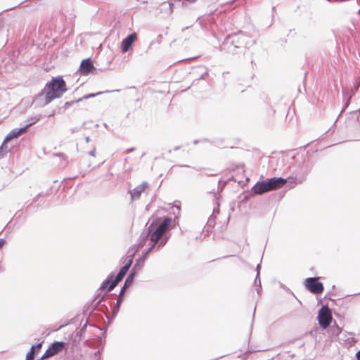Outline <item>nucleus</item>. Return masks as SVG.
Returning <instances> with one entry per match:
<instances>
[{
	"mask_svg": "<svg viewBox=\"0 0 360 360\" xmlns=\"http://www.w3.org/2000/svg\"><path fill=\"white\" fill-rule=\"evenodd\" d=\"M172 218L170 217L150 218L146 224L144 230L141 232L139 238V247H143L149 240L151 244H159L167 238L166 243L169 240L171 233Z\"/></svg>",
	"mask_w": 360,
	"mask_h": 360,
	"instance_id": "nucleus-1",
	"label": "nucleus"
},
{
	"mask_svg": "<svg viewBox=\"0 0 360 360\" xmlns=\"http://www.w3.org/2000/svg\"><path fill=\"white\" fill-rule=\"evenodd\" d=\"M68 91L66 82L62 76L53 77L44 86V89L35 96L33 104L42 108L53 100L62 97Z\"/></svg>",
	"mask_w": 360,
	"mask_h": 360,
	"instance_id": "nucleus-2",
	"label": "nucleus"
},
{
	"mask_svg": "<svg viewBox=\"0 0 360 360\" xmlns=\"http://www.w3.org/2000/svg\"><path fill=\"white\" fill-rule=\"evenodd\" d=\"M106 295L107 292H96L94 299L84 305L83 308L84 316H87V318L94 317L95 315L94 311H99L103 312L108 319V321L111 323L114 320V319H110L113 313L112 312L111 315H109L108 306L105 304H102ZM113 307L114 306L112 307V309Z\"/></svg>",
	"mask_w": 360,
	"mask_h": 360,
	"instance_id": "nucleus-3",
	"label": "nucleus"
},
{
	"mask_svg": "<svg viewBox=\"0 0 360 360\" xmlns=\"http://www.w3.org/2000/svg\"><path fill=\"white\" fill-rule=\"evenodd\" d=\"M247 37L241 32L229 34L222 43V47L232 55L244 54L246 49Z\"/></svg>",
	"mask_w": 360,
	"mask_h": 360,
	"instance_id": "nucleus-4",
	"label": "nucleus"
},
{
	"mask_svg": "<svg viewBox=\"0 0 360 360\" xmlns=\"http://www.w3.org/2000/svg\"><path fill=\"white\" fill-rule=\"evenodd\" d=\"M140 270L136 269V266H133L131 269L129 274L127 276L124 285L122 287L120 292L118 295V299L114 305V307L112 309V313L113 315L110 319H113L116 317L117 314H118L121 304L124 299V292L125 290L129 288L134 283L135 277L138 275Z\"/></svg>",
	"mask_w": 360,
	"mask_h": 360,
	"instance_id": "nucleus-5",
	"label": "nucleus"
},
{
	"mask_svg": "<svg viewBox=\"0 0 360 360\" xmlns=\"http://www.w3.org/2000/svg\"><path fill=\"white\" fill-rule=\"evenodd\" d=\"M167 238H164L161 243L159 244H150L149 247L145 250L142 255L139 257V258L136 260V262L133 266H136V269L139 270H141V269L143 267L145 261L148 258L150 252H157L160 250L161 248H162L166 245V240Z\"/></svg>",
	"mask_w": 360,
	"mask_h": 360,
	"instance_id": "nucleus-6",
	"label": "nucleus"
},
{
	"mask_svg": "<svg viewBox=\"0 0 360 360\" xmlns=\"http://www.w3.org/2000/svg\"><path fill=\"white\" fill-rule=\"evenodd\" d=\"M314 164L308 158H304L300 163L298 164L295 174L302 181L307 179V175L312 169Z\"/></svg>",
	"mask_w": 360,
	"mask_h": 360,
	"instance_id": "nucleus-7",
	"label": "nucleus"
},
{
	"mask_svg": "<svg viewBox=\"0 0 360 360\" xmlns=\"http://www.w3.org/2000/svg\"><path fill=\"white\" fill-rule=\"evenodd\" d=\"M333 320L328 305H323L318 311L317 321L321 328L327 329Z\"/></svg>",
	"mask_w": 360,
	"mask_h": 360,
	"instance_id": "nucleus-8",
	"label": "nucleus"
},
{
	"mask_svg": "<svg viewBox=\"0 0 360 360\" xmlns=\"http://www.w3.org/2000/svg\"><path fill=\"white\" fill-rule=\"evenodd\" d=\"M67 345V343L63 341H54L49 345L48 348L46 349L44 354L37 360H44L52 356H54L63 351Z\"/></svg>",
	"mask_w": 360,
	"mask_h": 360,
	"instance_id": "nucleus-9",
	"label": "nucleus"
},
{
	"mask_svg": "<svg viewBox=\"0 0 360 360\" xmlns=\"http://www.w3.org/2000/svg\"><path fill=\"white\" fill-rule=\"evenodd\" d=\"M304 284L308 291L315 295L320 294L324 290L323 283L315 276L306 278Z\"/></svg>",
	"mask_w": 360,
	"mask_h": 360,
	"instance_id": "nucleus-10",
	"label": "nucleus"
},
{
	"mask_svg": "<svg viewBox=\"0 0 360 360\" xmlns=\"http://www.w3.org/2000/svg\"><path fill=\"white\" fill-rule=\"evenodd\" d=\"M78 72L82 76H86L90 74L96 75L97 73L96 68L91 58H84L81 61Z\"/></svg>",
	"mask_w": 360,
	"mask_h": 360,
	"instance_id": "nucleus-11",
	"label": "nucleus"
},
{
	"mask_svg": "<svg viewBox=\"0 0 360 360\" xmlns=\"http://www.w3.org/2000/svg\"><path fill=\"white\" fill-rule=\"evenodd\" d=\"M118 283H115V274L113 272H111L101 283V285L97 290V292H103V290H105V292H107L108 294V292L112 291Z\"/></svg>",
	"mask_w": 360,
	"mask_h": 360,
	"instance_id": "nucleus-12",
	"label": "nucleus"
},
{
	"mask_svg": "<svg viewBox=\"0 0 360 360\" xmlns=\"http://www.w3.org/2000/svg\"><path fill=\"white\" fill-rule=\"evenodd\" d=\"M137 39V34L135 32H133L128 34L126 37H124L120 45V49L122 53H126L130 51L132 47L134 41Z\"/></svg>",
	"mask_w": 360,
	"mask_h": 360,
	"instance_id": "nucleus-13",
	"label": "nucleus"
},
{
	"mask_svg": "<svg viewBox=\"0 0 360 360\" xmlns=\"http://www.w3.org/2000/svg\"><path fill=\"white\" fill-rule=\"evenodd\" d=\"M267 192L281 188V177L274 176L263 180Z\"/></svg>",
	"mask_w": 360,
	"mask_h": 360,
	"instance_id": "nucleus-14",
	"label": "nucleus"
},
{
	"mask_svg": "<svg viewBox=\"0 0 360 360\" xmlns=\"http://www.w3.org/2000/svg\"><path fill=\"white\" fill-rule=\"evenodd\" d=\"M281 188L284 186L287 185L290 188H293L295 185L302 184V181L300 179V178L295 174V172H293L292 174L286 178L281 177Z\"/></svg>",
	"mask_w": 360,
	"mask_h": 360,
	"instance_id": "nucleus-15",
	"label": "nucleus"
},
{
	"mask_svg": "<svg viewBox=\"0 0 360 360\" xmlns=\"http://www.w3.org/2000/svg\"><path fill=\"white\" fill-rule=\"evenodd\" d=\"M149 186L148 182L144 181L141 184L137 186L132 190H129V193H130L131 200L135 201L140 198L141 195L146 188H147Z\"/></svg>",
	"mask_w": 360,
	"mask_h": 360,
	"instance_id": "nucleus-16",
	"label": "nucleus"
},
{
	"mask_svg": "<svg viewBox=\"0 0 360 360\" xmlns=\"http://www.w3.org/2000/svg\"><path fill=\"white\" fill-rule=\"evenodd\" d=\"M209 69L205 66H198L193 71V74L195 75V79L193 81V83L195 81H198L200 79H205L206 77L208 76Z\"/></svg>",
	"mask_w": 360,
	"mask_h": 360,
	"instance_id": "nucleus-17",
	"label": "nucleus"
},
{
	"mask_svg": "<svg viewBox=\"0 0 360 360\" xmlns=\"http://www.w3.org/2000/svg\"><path fill=\"white\" fill-rule=\"evenodd\" d=\"M25 131V127L15 128L11 130L4 138V142H10L14 139H17L22 132Z\"/></svg>",
	"mask_w": 360,
	"mask_h": 360,
	"instance_id": "nucleus-18",
	"label": "nucleus"
},
{
	"mask_svg": "<svg viewBox=\"0 0 360 360\" xmlns=\"http://www.w3.org/2000/svg\"><path fill=\"white\" fill-rule=\"evenodd\" d=\"M254 195H262L267 192L264 181H258L251 188Z\"/></svg>",
	"mask_w": 360,
	"mask_h": 360,
	"instance_id": "nucleus-19",
	"label": "nucleus"
},
{
	"mask_svg": "<svg viewBox=\"0 0 360 360\" xmlns=\"http://www.w3.org/2000/svg\"><path fill=\"white\" fill-rule=\"evenodd\" d=\"M106 331H107V328H105L103 331L102 337L99 338L100 341L102 342V345L96 352H94L92 354V355L91 356V360H101V352L103 351V349L104 348V341H103V339L105 338Z\"/></svg>",
	"mask_w": 360,
	"mask_h": 360,
	"instance_id": "nucleus-20",
	"label": "nucleus"
},
{
	"mask_svg": "<svg viewBox=\"0 0 360 360\" xmlns=\"http://www.w3.org/2000/svg\"><path fill=\"white\" fill-rule=\"evenodd\" d=\"M328 333L331 338H337L342 333V328L339 327L335 321H334L333 326H330Z\"/></svg>",
	"mask_w": 360,
	"mask_h": 360,
	"instance_id": "nucleus-21",
	"label": "nucleus"
},
{
	"mask_svg": "<svg viewBox=\"0 0 360 360\" xmlns=\"http://www.w3.org/2000/svg\"><path fill=\"white\" fill-rule=\"evenodd\" d=\"M120 91V90H119V89H115V90H112V91H98L97 93L87 94H85L84 96H83L82 98H79L78 101H82V100H86V99L91 98H94V97H96L97 96L101 95V94H105V93H110V92Z\"/></svg>",
	"mask_w": 360,
	"mask_h": 360,
	"instance_id": "nucleus-22",
	"label": "nucleus"
},
{
	"mask_svg": "<svg viewBox=\"0 0 360 360\" xmlns=\"http://www.w3.org/2000/svg\"><path fill=\"white\" fill-rule=\"evenodd\" d=\"M221 198V195L219 193H214V208L212 211L213 216H215L216 214H218L220 211V203H219V199Z\"/></svg>",
	"mask_w": 360,
	"mask_h": 360,
	"instance_id": "nucleus-23",
	"label": "nucleus"
},
{
	"mask_svg": "<svg viewBox=\"0 0 360 360\" xmlns=\"http://www.w3.org/2000/svg\"><path fill=\"white\" fill-rule=\"evenodd\" d=\"M128 271L129 269L127 268V266H122L119 270L117 276L115 277V283H120L121 281H122Z\"/></svg>",
	"mask_w": 360,
	"mask_h": 360,
	"instance_id": "nucleus-24",
	"label": "nucleus"
},
{
	"mask_svg": "<svg viewBox=\"0 0 360 360\" xmlns=\"http://www.w3.org/2000/svg\"><path fill=\"white\" fill-rule=\"evenodd\" d=\"M215 223H216V216H213V215H211L207 221V224L205 226V228L206 229V231L207 232L210 231L211 229H212L214 225H215Z\"/></svg>",
	"mask_w": 360,
	"mask_h": 360,
	"instance_id": "nucleus-25",
	"label": "nucleus"
},
{
	"mask_svg": "<svg viewBox=\"0 0 360 360\" xmlns=\"http://www.w3.org/2000/svg\"><path fill=\"white\" fill-rule=\"evenodd\" d=\"M41 118V115H37L34 117H32L29 119H27V123L26 124H25L23 126V127H25V130L30 126H32V124H35L36 122H37Z\"/></svg>",
	"mask_w": 360,
	"mask_h": 360,
	"instance_id": "nucleus-26",
	"label": "nucleus"
},
{
	"mask_svg": "<svg viewBox=\"0 0 360 360\" xmlns=\"http://www.w3.org/2000/svg\"><path fill=\"white\" fill-rule=\"evenodd\" d=\"M7 143H8L4 142V140L0 146V158H4L8 152H10V150L8 148Z\"/></svg>",
	"mask_w": 360,
	"mask_h": 360,
	"instance_id": "nucleus-27",
	"label": "nucleus"
},
{
	"mask_svg": "<svg viewBox=\"0 0 360 360\" xmlns=\"http://www.w3.org/2000/svg\"><path fill=\"white\" fill-rule=\"evenodd\" d=\"M44 341H41L39 342L36 343L35 345H32L30 349V350L35 355H37L41 350Z\"/></svg>",
	"mask_w": 360,
	"mask_h": 360,
	"instance_id": "nucleus-28",
	"label": "nucleus"
},
{
	"mask_svg": "<svg viewBox=\"0 0 360 360\" xmlns=\"http://www.w3.org/2000/svg\"><path fill=\"white\" fill-rule=\"evenodd\" d=\"M88 324H89L88 319H86V323L83 325V326L77 333V336L79 337V340H82L83 339Z\"/></svg>",
	"mask_w": 360,
	"mask_h": 360,
	"instance_id": "nucleus-29",
	"label": "nucleus"
},
{
	"mask_svg": "<svg viewBox=\"0 0 360 360\" xmlns=\"http://www.w3.org/2000/svg\"><path fill=\"white\" fill-rule=\"evenodd\" d=\"M234 179V177L232 176L231 178H229L228 179V181H225L224 182L222 183V181L221 179H219V182H218V191L217 192V193H219L220 195V192L222 191V190L224 189V186H226V184L228 183L229 181H231V180H233ZM216 193V192H214V194Z\"/></svg>",
	"mask_w": 360,
	"mask_h": 360,
	"instance_id": "nucleus-30",
	"label": "nucleus"
},
{
	"mask_svg": "<svg viewBox=\"0 0 360 360\" xmlns=\"http://www.w3.org/2000/svg\"><path fill=\"white\" fill-rule=\"evenodd\" d=\"M260 269H261V264H259L256 266V271H257V277L259 280V288H257V292L258 294H259L260 290H262V285H261V280H260Z\"/></svg>",
	"mask_w": 360,
	"mask_h": 360,
	"instance_id": "nucleus-31",
	"label": "nucleus"
},
{
	"mask_svg": "<svg viewBox=\"0 0 360 360\" xmlns=\"http://www.w3.org/2000/svg\"><path fill=\"white\" fill-rule=\"evenodd\" d=\"M200 141L201 142H209L210 143L215 144V143H223V139L210 140L209 139L204 138V139H201Z\"/></svg>",
	"mask_w": 360,
	"mask_h": 360,
	"instance_id": "nucleus-32",
	"label": "nucleus"
},
{
	"mask_svg": "<svg viewBox=\"0 0 360 360\" xmlns=\"http://www.w3.org/2000/svg\"><path fill=\"white\" fill-rule=\"evenodd\" d=\"M136 251H134L131 255L129 257V258L128 259V260L126 262V263L124 264V266H127V268L128 269H130V267L132 265V263H133V259H134V255L135 254Z\"/></svg>",
	"mask_w": 360,
	"mask_h": 360,
	"instance_id": "nucleus-33",
	"label": "nucleus"
},
{
	"mask_svg": "<svg viewBox=\"0 0 360 360\" xmlns=\"http://www.w3.org/2000/svg\"><path fill=\"white\" fill-rule=\"evenodd\" d=\"M80 102V101L77 100H72L70 101H67L64 103L63 106L62 107L63 109L66 110L69 108L70 106H72L73 104Z\"/></svg>",
	"mask_w": 360,
	"mask_h": 360,
	"instance_id": "nucleus-34",
	"label": "nucleus"
},
{
	"mask_svg": "<svg viewBox=\"0 0 360 360\" xmlns=\"http://www.w3.org/2000/svg\"><path fill=\"white\" fill-rule=\"evenodd\" d=\"M350 98L351 97L349 98L348 101L347 102H345V103L344 104L342 108V110L341 112H340V114L338 115L337 119L335 120V121L333 123V125L336 123L337 120L339 119V117L341 116L342 113L347 109V108L348 107V105H349V103H350Z\"/></svg>",
	"mask_w": 360,
	"mask_h": 360,
	"instance_id": "nucleus-35",
	"label": "nucleus"
},
{
	"mask_svg": "<svg viewBox=\"0 0 360 360\" xmlns=\"http://www.w3.org/2000/svg\"><path fill=\"white\" fill-rule=\"evenodd\" d=\"M36 355L34 354L30 350L26 354L25 360H34Z\"/></svg>",
	"mask_w": 360,
	"mask_h": 360,
	"instance_id": "nucleus-36",
	"label": "nucleus"
},
{
	"mask_svg": "<svg viewBox=\"0 0 360 360\" xmlns=\"http://www.w3.org/2000/svg\"><path fill=\"white\" fill-rule=\"evenodd\" d=\"M53 155L56 157L62 158V159L64 161H67L68 159V156L65 154H64L63 153H54Z\"/></svg>",
	"mask_w": 360,
	"mask_h": 360,
	"instance_id": "nucleus-37",
	"label": "nucleus"
},
{
	"mask_svg": "<svg viewBox=\"0 0 360 360\" xmlns=\"http://www.w3.org/2000/svg\"><path fill=\"white\" fill-rule=\"evenodd\" d=\"M48 195V193H43V192H41V193H38V194H37V195L33 198V200H32V202H36L38 200V198H40V197H41V196H45V195Z\"/></svg>",
	"mask_w": 360,
	"mask_h": 360,
	"instance_id": "nucleus-38",
	"label": "nucleus"
},
{
	"mask_svg": "<svg viewBox=\"0 0 360 360\" xmlns=\"http://www.w3.org/2000/svg\"><path fill=\"white\" fill-rule=\"evenodd\" d=\"M85 124H86V122H84V123L82 124V125L81 127H74V128L70 129V132H71L72 134H74V133H75V132L79 131V130H80V129H82V128L85 125Z\"/></svg>",
	"mask_w": 360,
	"mask_h": 360,
	"instance_id": "nucleus-39",
	"label": "nucleus"
},
{
	"mask_svg": "<svg viewBox=\"0 0 360 360\" xmlns=\"http://www.w3.org/2000/svg\"><path fill=\"white\" fill-rule=\"evenodd\" d=\"M96 148L94 145L91 147V150L88 153L90 156L96 157Z\"/></svg>",
	"mask_w": 360,
	"mask_h": 360,
	"instance_id": "nucleus-40",
	"label": "nucleus"
},
{
	"mask_svg": "<svg viewBox=\"0 0 360 360\" xmlns=\"http://www.w3.org/2000/svg\"><path fill=\"white\" fill-rule=\"evenodd\" d=\"M174 2L175 1H174V0H170V1L169 2V9L171 10V11H173V10H174Z\"/></svg>",
	"mask_w": 360,
	"mask_h": 360,
	"instance_id": "nucleus-41",
	"label": "nucleus"
},
{
	"mask_svg": "<svg viewBox=\"0 0 360 360\" xmlns=\"http://www.w3.org/2000/svg\"><path fill=\"white\" fill-rule=\"evenodd\" d=\"M6 240L4 238H0V250L3 248V246L6 244Z\"/></svg>",
	"mask_w": 360,
	"mask_h": 360,
	"instance_id": "nucleus-42",
	"label": "nucleus"
},
{
	"mask_svg": "<svg viewBox=\"0 0 360 360\" xmlns=\"http://www.w3.org/2000/svg\"><path fill=\"white\" fill-rule=\"evenodd\" d=\"M135 150H136V148H134V147H131V148H127V149L126 150V153H130L134 152Z\"/></svg>",
	"mask_w": 360,
	"mask_h": 360,
	"instance_id": "nucleus-43",
	"label": "nucleus"
},
{
	"mask_svg": "<svg viewBox=\"0 0 360 360\" xmlns=\"http://www.w3.org/2000/svg\"><path fill=\"white\" fill-rule=\"evenodd\" d=\"M254 283H255V285L256 286V289L259 288V280H258V278L257 276L255 277Z\"/></svg>",
	"mask_w": 360,
	"mask_h": 360,
	"instance_id": "nucleus-44",
	"label": "nucleus"
},
{
	"mask_svg": "<svg viewBox=\"0 0 360 360\" xmlns=\"http://www.w3.org/2000/svg\"><path fill=\"white\" fill-rule=\"evenodd\" d=\"M355 357L356 360H360V349L356 353Z\"/></svg>",
	"mask_w": 360,
	"mask_h": 360,
	"instance_id": "nucleus-45",
	"label": "nucleus"
},
{
	"mask_svg": "<svg viewBox=\"0 0 360 360\" xmlns=\"http://www.w3.org/2000/svg\"><path fill=\"white\" fill-rule=\"evenodd\" d=\"M57 113L56 110H53L51 113L49 115V117L54 116Z\"/></svg>",
	"mask_w": 360,
	"mask_h": 360,
	"instance_id": "nucleus-46",
	"label": "nucleus"
},
{
	"mask_svg": "<svg viewBox=\"0 0 360 360\" xmlns=\"http://www.w3.org/2000/svg\"><path fill=\"white\" fill-rule=\"evenodd\" d=\"M280 287H281V288H283V289L286 290H289V289H288V288H286V286H285V285H283V283H280Z\"/></svg>",
	"mask_w": 360,
	"mask_h": 360,
	"instance_id": "nucleus-47",
	"label": "nucleus"
},
{
	"mask_svg": "<svg viewBox=\"0 0 360 360\" xmlns=\"http://www.w3.org/2000/svg\"><path fill=\"white\" fill-rule=\"evenodd\" d=\"M90 141H91V139L89 136L85 137V141L86 143H89Z\"/></svg>",
	"mask_w": 360,
	"mask_h": 360,
	"instance_id": "nucleus-48",
	"label": "nucleus"
},
{
	"mask_svg": "<svg viewBox=\"0 0 360 360\" xmlns=\"http://www.w3.org/2000/svg\"><path fill=\"white\" fill-rule=\"evenodd\" d=\"M244 166H245L244 164H240V165H236V168H240V167L243 168V167H244Z\"/></svg>",
	"mask_w": 360,
	"mask_h": 360,
	"instance_id": "nucleus-49",
	"label": "nucleus"
},
{
	"mask_svg": "<svg viewBox=\"0 0 360 360\" xmlns=\"http://www.w3.org/2000/svg\"><path fill=\"white\" fill-rule=\"evenodd\" d=\"M199 142H200V140H198V139L194 140V141H193V144L196 145V144H198Z\"/></svg>",
	"mask_w": 360,
	"mask_h": 360,
	"instance_id": "nucleus-50",
	"label": "nucleus"
},
{
	"mask_svg": "<svg viewBox=\"0 0 360 360\" xmlns=\"http://www.w3.org/2000/svg\"><path fill=\"white\" fill-rule=\"evenodd\" d=\"M347 94V92L346 89H342L343 96H345Z\"/></svg>",
	"mask_w": 360,
	"mask_h": 360,
	"instance_id": "nucleus-51",
	"label": "nucleus"
},
{
	"mask_svg": "<svg viewBox=\"0 0 360 360\" xmlns=\"http://www.w3.org/2000/svg\"><path fill=\"white\" fill-rule=\"evenodd\" d=\"M180 148H181V146H175V147L174 148V150H179Z\"/></svg>",
	"mask_w": 360,
	"mask_h": 360,
	"instance_id": "nucleus-52",
	"label": "nucleus"
},
{
	"mask_svg": "<svg viewBox=\"0 0 360 360\" xmlns=\"http://www.w3.org/2000/svg\"><path fill=\"white\" fill-rule=\"evenodd\" d=\"M251 64H252V66H253L254 65H255V61H254V60H253L252 58V60H251Z\"/></svg>",
	"mask_w": 360,
	"mask_h": 360,
	"instance_id": "nucleus-53",
	"label": "nucleus"
},
{
	"mask_svg": "<svg viewBox=\"0 0 360 360\" xmlns=\"http://www.w3.org/2000/svg\"><path fill=\"white\" fill-rule=\"evenodd\" d=\"M306 77H307V73L304 74V83L306 81Z\"/></svg>",
	"mask_w": 360,
	"mask_h": 360,
	"instance_id": "nucleus-54",
	"label": "nucleus"
},
{
	"mask_svg": "<svg viewBox=\"0 0 360 360\" xmlns=\"http://www.w3.org/2000/svg\"><path fill=\"white\" fill-rule=\"evenodd\" d=\"M255 309H256V306L255 307ZM255 314V310H254L252 319H254Z\"/></svg>",
	"mask_w": 360,
	"mask_h": 360,
	"instance_id": "nucleus-55",
	"label": "nucleus"
},
{
	"mask_svg": "<svg viewBox=\"0 0 360 360\" xmlns=\"http://www.w3.org/2000/svg\"><path fill=\"white\" fill-rule=\"evenodd\" d=\"M248 199V198L247 196H245V198H244L243 200H244V201H246Z\"/></svg>",
	"mask_w": 360,
	"mask_h": 360,
	"instance_id": "nucleus-56",
	"label": "nucleus"
},
{
	"mask_svg": "<svg viewBox=\"0 0 360 360\" xmlns=\"http://www.w3.org/2000/svg\"><path fill=\"white\" fill-rule=\"evenodd\" d=\"M75 178H76V176H75V177H69V178H68L67 179H75Z\"/></svg>",
	"mask_w": 360,
	"mask_h": 360,
	"instance_id": "nucleus-57",
	"label": "nucleus"
},
{
	"mask_svg": "<svg viewBox=\"0 0 360 360\" xmlns=\"http://www.w3.org/2000/svg\"><path fill=\"white\" fill-rule=\"evenodd\" d=\"M360 112V108H359V109H358V110H356V111H354V112Z\"/></svg>",
	"mask_w": 360,
	"mask_h": 360,
	"instance_id": "nucleus-58",
	"label": "nucleus"
},
{
	"mask_svg": "<svg viewBox=\"0 0 360 360\" xmlns=\"http://www.w3.org/2000/svg\"><path fill=\"white\" fill-rule=\"evenodd\" d=\"M181 167H189L190 166L186 165H181Z\"/></svg>",
	"mask_w": 360,
	"mask_h": 360,
	"instance_id": "nucleus-59",
	"label": "nucleus"
},
{
	"mask_svg": "<svg viewBox=\"0 0 360 360\" xmlns=\"http://www.w3.org/2000/svg\"><path fill=\"white\" fill-rule=\"evenodd\" d=\"M89 325L90 326L96 327V326H95V325H94V324H89Z\"/></svg>",
	"mask_w": 360,
	"mask_h": 360,
	"instance_id": "nucleus-60",
	"label": "nucleus"
},
{
	"mask_svg": "<svg viewBox=\"0 0 360 360\" xmlns=\"http://www.w3.org/2000/svg\"><path fill=\"white\" fill-rule=\"evenodd\" d=\"M360 292H356V293H354V295H359Z\"/></svg>",
	"mask_w": 360,
	"mask_h": 360,
	"instance_id": "nucleus-61",
	"label": "nucleus"
}]
</instances>
